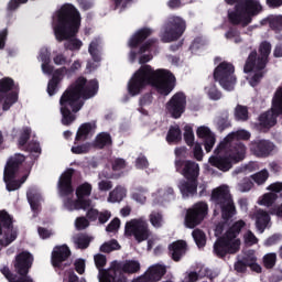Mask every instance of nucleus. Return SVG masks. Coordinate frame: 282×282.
Instances as JSON below:
<instances>
[{"mask_svg": "<svg viewBox=\"0 0 282 282\" xmlns=\"http://www.w3.org/2000/svg\"><path fill=\"white\" fill-rule=\"evenodd\" d=\"M216 151L217 149L214 150L215 155L209 158V164L218 169V171H223V173H227L232 169L234 164L241 162L246 158V144L243 143H236L219 153Z\"/></svg>", "mask_w": 282, "mask_h": 282, "instance_id": "6", "label": "nucleus"}, {"mask_svg": "<svg viewBox=\"0 0 282 282\" xmlns=\"http://www.w3.org/2000/svg\"><path fill=\"white\" fill-rule=\"evenodd\" d=\"M113 250H120V243H118V240L112 239L108 242H105L101 247H100V252H113Z\"/></svg>", "mask_w": 282, "mask_h": 282, "instance_id": "51", "label": "nucleus"}, {"mask_svg": "<svg viewBox=\"0 0 282 282\" xmlns=\"http://www.w3.org/2000/svg\"><path fill=\"white\" fill-rule=\"evenodd\" d=\"M25 162V155L15 154L14 158H11L4 167L3 180L6 183V188L9 193L13 191H19L21 188V183L17 180V173H19V169Z\"/></svg>", "mask_w": 282, "mask_h": 282, "instance_id": "8", "label": "nucleus"}, {"mask_svg": "<svg viewBox=\"0 0 282 282\" xmlns=\"http://www.w3.org/2000/svg\"><path fill=\"white\" fill-rule=\"evenodd\" d=\"M72 250L67 245L55 246L51 253V265L54 268L57 274H62L66 268L72 265Z\"/></svg>", "mask_w": 282, "mask_h": 282, "instance_id": "12", "label": "nucleus"}, {"mask_svg": "<svg viewBox=\"0 0 282 282\" xmlns=\"http://www.w3.org/2000/svg\"><path fill=\"white\" fill-rule=\"evenodd\" d=\"M26 197L31 206V209L33 210V213H36L39 210V207L41 206V204L39 203V198L36 197V194L28 193Z\"/></svg>", "mask_w": 282, "mask_h": 282, "instance_id": "55", "label": "nucleus"}, {"mask_svg": "<svg viewBox=\"0 0 282 282\" xmlns=\"http://www.w3.org/2000/svg\"><path fill=\"white\" fill-rule=\"evenodd\" d=\"M263 265L267 270H272L276 265V253H267L263 257Z\"/></svg>", "mask_w": 282, "mask_h": 282, "instance_id": "53", "label": "nucleus"}, {"mask_svg": "<svg viewBox=\"0 0 282 282\" xmlns=\"http://www.w3.org/2000/svg\"><path fill=\"white\" fill-rule=\"evenodd\" d=\"M192 236L198 248L206 246V234L202 229H194Z\"/></svg>", "mask_w": 282, "mask_h": 282, "instance_id": "43", "label": "nucleus"}, {"mask_svg": "<svg viewBox=\"0 0 282 282\" xmlns=\"http://www.w3.org/2000/svg\"><path fill=\"white\" fill-rule=\"evenodd\" d=\"M95 265L98 270L99 282H113V274H116V261H113L109 269H104L107 265V256L97 253L94 257Z\"/></svg>", "mask_w": 282, "mask_h": 282, "instance_id": "18", "label": "nucleus"}, {"mask_svg": "<svg viewBox=\"0 0 282 282\" xmlns=\"http://www.w3.org/2000/svg\"><path fill=\"white\" fill-rule=\"evenodd\" d=\"M91 195V184L83 183L76 188V197L77 198H85Z\"/></svg>", "mask_w": 282, "mask_h": 282, "instance_id": "47", "label": "nucleus"}, {"mask_svg": "<svg viewBox=\"0 0 282 282\" xmlns=\"http://www.w3.org/2000/svg\"><path fill=\"white\" fill-rule=\"evenodd\" d=\"M124 197H127V189L122 186H117L109 193L108 202H111L112 204H116L117 202L120 203Z\"/></svg>", "mask_w": 282, "mask_h": 282, "instance_id": "39", "label": "nucleus"}, {"mask_svg": "<svg viewBox=\"0 0 282 282\" xmlns=\"http://www.w3.org/2000/svg\"><path fill=\"white\" fill-rule=\"evenodd\" d=\"M243 72L245 74H250V72H253V75L249 79V85H251V87H257L259 83L263 80L265 74H268V69L259 66V63H257V50H253L247 57Z\"/></svg>", "mask_w": 282, "mask_h": 282, "instance_id": "13", "label": "nucleus"}, {"mask_svg": "<svg viewBox=\"0 0 282 282\" xmlns=\"http://www.w3.org/2000/svg\"><path fill=\"white\" fill-rule=\"evenodd\" d=\"M268 177H270V173H268V170H262L253 175H251V178L256 184L261 186V184H265L268 182Z\"/></svg>", "mask_w": 282, "mask_h": 282, "instance_id": "50", "label": "nucleus"}, {"mask_svg": "<svg viewBox=\"0 0 282 282\" xmlns=\"http://www.w3.org/2000/svg\"><path fill=\"white\" fill-rule=\"evenodd\" d=\"M166 274V267L162 264H155L150 267L143 275H145L148 282L162 281V276Z\"/></svg>", "mask_w": 282, "mask_h": 282, "instance_id": "32", "label": "nucleus"}, {"mask_svg": "<svg viewBox=\"0 0 282 282\" xmlns=\"http://www.w3.org/2000/svg\"><path fill=\"white\" fill-rule=\"evenodd\" d=\"M135 167L140 170L149 169V160L144 155H140L135 160Z\"/></svg>", "mask_w": 282, "mask_h": 282, "instance_id": "62", "label": "nucleus"}, {"mask_svg": "<svg viewBox=\"0 0 282 282\" xmlns=\"http://www.w3.org/2000/svg\"><path fill=\"white\" fill-rule=\"evenodd\" d=\"M196 135L200 140H203V144L205 147L206 153H210L213 151V147H215V142L217 139L215 138V133L210 131V128L202 126L196 130Z\"/></svg>", "mask_w": 282, "mask_h": 282, "instance_id": "25", "label": "nucleus"}, {"mask_svg": "<svg viewBox=\"0 0 282 282\" xmlns=\"http://www.w3.org/2000/svg\"><path fill=\"white\" fill-rule=\"evenodd\" d=\"M66 70L67 67L65 66L54 70L46 88L48 96H56V94H58V85H61V80H63V74H65Z\"/></svg>", "mask_w": 282, "mask_h": 282, "instance_id": "28", "label": "nucleus"}, {"mask_svg": "<svg viewBox=\"0 0 282 282\" xmlns=\"http://www.w3.org/2000/svg\"><path fill=\"white\" fill-rule=\"evenodd\" d=\"M135 272H140V262L135 260H128L124 263L115 261L112 282H127L124 274H135Z\"/></svg>", "mask_w": 282, "mask_h": 282, "instance_id": "15", "label": "nucleus"}, {"mask_svg": "<svg viewBox=\"0 0 282 282\" xmlns=\"http://www.w3.org/2000/svg\"><path fill=\"white\" fill-rule=\"evenodd\" d=\"M93 149L91 142H85L82 144H75L72 147L70 151L74 155H85L89 153Z\"/></svg>", "mask_w": 282, "mask_h": 282, "instance_id": "42", "label": "nucleus"}, {"mask_svg": "<svg viewBox=\"0 0 282 282\" xmlns=\"http://www.w3.org/2000/svg\"><path fill=\"white\" fill-rule=\"evenodd\" d=\"M256 63H258L259 67H268V63H270V54L272 53V44L268 41H263L258 48Z\"/></svg>", "mask_w": 282, "mask_h": 282, "instance_id": "27", "label": "nucleus"}, {"mask_svg": "<svg viewBox=\"0 0 282 282\" xmlns=\"http://www.w3.org/2000/svg\"><path fill=\"white\" fill-rule=\"evenodd\" d=\"M153 58L151 54L141 55L139 58L140 68L132 75L128 82V94L130 96H140L147 87H153L161 96H169L175 89V75L166 69H153L147 63Z\"/></svg>", "mask_w": 282, "mask_h": 282, "instance_id": "1", "label": "nucleus"}, {"mask_svg": "<svg viewBox=\"0 0 282 282\" xmlns=\"http://www.w3.org/2000/svg\"><path fill=\"white\" fill-rule=\"evenodd\" d=\"M250 131L247 130H238L235 132H230L216 148V153H221V151H226L227 149H232L235 144H243L241 140L248 141L251 138Z\"/></svg>", "mask_w": 282, "mask_h": 282, "instance_id": "19", "label": "nucleus"}, {"mask_svg": "<svg viewBox=\"0 0 282 282\" xmlns=\"http://www.w3.org/2000/svg\"><path fill=\"white\" fill-rule=\"evenodd\" d=\"M183 138L187 147H193L195 144V132H193V127L191 124L184 127Z\"/></svg>", "mask_w": 282, "mask_h": 282, "instance_id": "45", "label": "nucleus"}, {"mask_svg": "<svg viewBox=\"0 0 282 282\" xmlns=\"http://www.w3.org/2000/svg\"><path fill=\"white\" fill-rule=\"evenodd\" d=\"M88 53L95 63H100V61H102L100 57V39H94L90 42L88 46Z\"/></svg>", "mask_w": 282, "mask_h": 282, "instance_id": "37", "label": "nucleus"}, {"mask_svg": "<svg viewBox=\"0 0 282 282\" xmlns=\"http://www.w3.org/2000/svg\"><path fill=\"white\" fill-rule=\"evenodd\" d=\"M120 228V218H113L106 227L107 232H116Z\"/></svg>", "mask_w": 282, "mask_h": 282, "instance_id": "64", "label": "nucleus"}, {"mask_svg": "<svg viewBox=\"0 0 282 282\" xmlns=\"http://www.w3.org/2000/svg\"><path fill=\"white\" fill-rule=\"evenodd\" d=\"M55 39L64 43L65 50L78 52L83 47V41L74 39L80 30V12L74 4L66 3L56 12L53 25Z\"/></svg>", "mask_w": 282, "mask_h": 282, "instance_id": "3", "label": "nucleus"}, {"mask_svg": "<svg viewBox=\"0 0 282 282\" xmlns=\"http://www.w3.org/2000/svg\"><path fill=\"white\" fill-rule=\"evenodd\" d=\"M214 80L219 83L226 91H232L237 85V76H235V65L228 62H221L214 70Z\"/></svg>", "mask_w": 282, "mask_h": 282, "instance_id": "10", "label": "nucleus"}, {"mask_svg": "<svg viewBox=\"0 0 282 282\" xmlns=\"http://www.w3.org/2000/svg\"><path fill=\"white\" fill-rule=\"evenodd\" d=\"M176 173H181L186 180H199V164L195 161L175 159Z\"/></svg>", "mask_w": 282, "mask_h": 282, "instance_id": "16", "label": "nucleus"}, {"mask_svg": "<svg viewBox=\"0 0 282 282\" xmlns=\"http://www.w3.org/2000/svg\"><path fill=\"white\" fill-rule=\"evenodd\" d=\"M165 108L175 120L182 118V115L186 111V94L183 91L175 93L166 102Z\"/></svg>", "mask_w": 282, "mask_h": 282, "instance_id": "17", "label": "nucleus"}, {"mask_svg": "<svg viewBox=\"0 0 282 282\" xmlns=\"http://www.w3.org/2000/svg\"><path fill=\"white\" fill-rule=\"evenodd\" d=\"M162 221H164V216L160 212H152L150 214V223L154 228H162Z\"/></svg>", "mask_w": 282, "mask_h": 282, "instance_id": "52", "label": "nucleus"}, {"mask_svg": "<svg viewBox=\"0 0 282 282\" xmlns=\"http://www.w3.org/2000/svg\"><path fill=\"white\" fill-rule=\"evenodd\" d=\"M98 79H90L80 76L62 94L59 98V111L62 113V124L69 127L75 120L78 111L85 106L84 100H89L98 94Z\"/></svg>", "mask_w": 282, "mask_h": 282, "instance_id": "2", "label": "nucleus"}, {"mask_svg": "<svg viewBox=\"0 0 282 282\" xmlns=\"http://www.w3.org/2000/svg\"><path fill=\"white\" fill-rule=\"evenodd\" d=\"M243 228H246V221L238 220L228 228L225 235L217 238L214 243V254H216L218 259H225L228 254H237L241 242L236 239L239 237Z\"/></svg>", "mask_w": 282, "mask_h": 282, "instance_id": "5", "label": "nucleus"}, {"mask_svg": "<svg viewBox=\"0 0 282 282\" xmlns=\"http://www.w3.org/2000/svg\"><path fill=\"white\" fill-rule=\"evenodd\" d=\"M166 142L169 144H177L178 142H182V130L180 129V126L170 127L166 134Z\"/></svg>", "mask_w": 282, "mask_h": 282, "instance_id": "36", "label": "nucleus"}, {"mask_svg": "<svg viewBox=\"0 0 282 282\" xmlns=\"http://www.w3.org/2000/svg\"><path fill=\"white\" fill-rule=\"evenodd\" d=\"M229 23L231 25H245L246 26V13L243 9L239 8V3L235 6V11L228 13Z\"/></svg>", "mask_w": 282, "mask_h": 282, "instance_id": "34", "label": "nucleus"}, {"mask_svg": "<svg viewBox=\"0 0 282 282\" xmlns=\"http://www.w3.org/2000/svg\"><path fill=\"white\" fill-rule=\"evenodd\" d=\"M197 180H182L178 183V188L183 197H194V195H197Z\"/></svg>", "mask_w": 282, "mask_h": 282, "instance_id": "31", "label": "nucleus"}, {"mask_svg": "<svg viewBox=\"0 0 282 282\" xmlns=\"http://www.w3.org/2000/svg\"><path fill=\"white\" fill-rule=\"evenodd\" d=\"M95 131L96 122L83 123L77 130L74 144H78V142H85V140L89 139V135H94Z\"/></svg>", "mask_w": 282, "mask_h": 282, "instance_id": "29", "label": "nucleus"}, {"mask_svg": "<svg viewBox=\"0 0 282 282\" xmlns=\"http://www.w3.org/2000/svg\"><path fill=\"white\" fill-rule=\"evenodd\" d=\"M270 224V214L263 209H259L256 213V227L259 232H265V228Z\"/></svg>", "mask_w": 282, "mask_h": 282, "instance_id": "35", "label": "nucleus"}, {"mask_svg": "<svg viewBox=\"0 0 282 282\" xmlns=\"http://www.w3.org/2000/svg\"><path fill=\"white\" fill-rule=\"evenodd\" d=\"M32 263H34V256H32V253L29 251H22L15 257V272L20 276H28L30 273V268H32Z\"/></svg>", "mask_w": 282, "mask_h": 282, "instance_id": "24", "label": "nucleus"}, {"mask_svg": "<svg viewBox=\"0 0 282 282\" xmlns=\"http://www.w3.org/2000/svg\"><path fill=\"white\" fill-rule=\"evenodd\" d=\"M74 173L76 170L69 167L59 176L57 188L61 197H69L74 194V185L72 184Z\"/></svg>", "mask_w": 282, "mask_h": 282, "instance_id": "23", "label": "nucleus"}, {"mask_svg": "<svg viewBox=\"0 0 282 282\" xmlns=\"http://www.w3.org/2000/svg\"><path fill=\"white\" fill-rule=\"evenodd\" d=\"M19 101V91L13 90L9 94H7L4 101L2 104L3 111H10V108L12 105H15V102Z\"/></svg>", "mask_w": 282, "mask_h": 282, "instance_id": "40", "label": "nucleus"}, {"mask_svg": "<svg viewBox=\"0 0 282 282\" xmlns=\"http://www.w3.org/2000/svg\"><path fill=\"white\" fill-rule=\"evenodd\" d=\"M186 250H188V245L185 240H176L169 245V254L175 262L182 261Z\"/></svg>", "mask_w": 282, "mask_h": 282, "instance_id": "26", "label": "nucleus"}, {"mask_svg": "<svg viewBox=\"0 0 282 282\" xmlns=\"http://www.w3.org/2000/svg\"><path fill=\"white\" fill-rule=\"evenodd\" d=\"M242 260L245 263L250 267L253 263H257V256L254 254V251H248L243 257Z\"/></svg>", "mask_w": 282, "mask_h": 282, "instance_id": "63", "label": "nucleus"}, {"mask_svg": "<svg viewBox=\"0 0 282 282\" xmlns=\"http://www.w3.org/2000/svg\"><path fill=\"white\" fill-rule=\"evenodd\" d=\"M252 186H254V183H252L250 178H243L239 184V191H241V193H248V191L252 189Z\"/></svg>", "mask_w": 282, "mask_h": 282, "instance_id": "61", "label": "nucleus"}, {"mask_svg": "<svg viewBox=\"0 0 282 282\" xmlns=\"http://www.w3.org/2000/svg\"><path fill=\"white\" fill-rule=\"evenodd\" d=\"M90 144L93 149L101 151L102 149H106V147H111V144H113V140L109 132H100Z\"/></svg>", "mask_w": 282, "mask_h": 282, "instance_id": "33", "label": "nucleus"}, {"mask_svg": "<svg viewBox=\"0 0 282 282\" xmlns=\"http://www.w3.org/2000/svg\"><path fill=\"white\" fill-rule=\"evenodd\" d=\"M193 155L197 162H202V160H204V150L202 149V143L194 144Z\"/></svg>", "mask_w": 282, "mask_h": 282, "instance_id": "59", "label": "nucleus"}, {"mask_svg": "<svg viewBox=\"0 0 282 282\" xmlns=\"http://www.w3.org/2000/svg\"><path fill=\"white\" fill-rule=\"evenodd\" d=\"M151 34H153V30H151L150 28L140 29L130 39L129 47H131L132 50H135V47L142 45V43H144L149 39V36H151Z\"/></svg>", "mask_w": 282, "mask_h": 282, "instance_id": "30", "label": "nucleus"}, {"mask_svg": "<svg viewBox=\"0 0 282 282\" xmlns=\"http://www.w3.org/2000/svg\"><path fill=\"white\" fill-rule=\"evenodd\" d=\"M269 25L271 30L279 33L282 30V15H278L270 20Z\"/></svg>", "mask_w": 282, "mask_h": 282, "instance_id": "56", "label": "nucleus"}, {"mask_svg": "<svg viewBox=\"0 0 282 282\" xmlns=\"http://www.w3.org/2000/svg\"><path fill=\"white\" fill-rule=\"evenodd\" d=\"M235 118L240 122H247L248 120V107L237 105L235 108Z\"/></svg>", "mask_w": 282, "mask_h": 282, "instance_id": "46", "label": "nucleus"}, {"mask_svg": "<svg viewBox=\"0 0 282 282\" xmlns=\"http://www.w3.org/2000/svg\"><path fill=\"white\" fill-rule=\"evenodd\" d=\"M281 239H282L281 234H274L265 239L264 246H267V248H270L271 246H276V243H279Z\"/></svg>", "mask_w": 282, "mask_h": 282, "instance_id": "60", "label": "nucleus"}, {"mask_svg": "<svg viewBox=\"0 0 282 282\" xmlns=\"http://www.w3.org/2000/svg\"><path fill=\"white\" fill-rule=\"evenodd\" d=\"M163 33L161 34L162 43H173L182 39L184 32H186V21L180 17H170L164 25Z\"/></svg>", "mask_w": 282, "mask_h": 282, "instance_id": "9", "label": "nucleus"}, {"mask_svg": "<svg viewBox=\"0 0 282 282\" xmlns=\"http://www.w3.org/2000/svg\"><path fill=\"white\" fill-rule=\"evenodd\" d=\"M249 149L256 158H270L274 151V143L265 139H256L250 142Z\"/></svg>", "mask_w": 282, "mask_h": 282, "instance_id": "21", "label": "nucleus"}, {"mask_svg": "<svg viewBox=\"0 0 282 282\" xmlns=\"http://www.w3.org/2000/svg\"><path fill=\"white\" fill-rule=\"evenodd\" d=\"M208 215V204L206 202H198L187 209L185 215L186 228H196L199 226Z\"/></svg>", "mask_w": 282, "mask_h": 282, "instance_id": "14", "label": "nucleus"}, {"mask_svg": "<svg viewBox=\"0 0 282 282\" xmlns=\"http://www.w3.org/2000/svg\"><path fill=\"white\" fill-rule=\"evenodd\" d=\"M238 8L245 13V25L252 23V17L261 14L263 7L258 0H242L238 2Z\"/></svg>", "mask_w": 282, "mask_h": 282, "instance_id": "20", "label": "nucleus"}, {"mask_svg": "<svg viewBox=\"0 0 282 282\" xmlns=\"http://www.w3.org/2000/svg\"><path fill=\"white\" fill-rule=\"evenodd\" d=\"M156 46H158V39H150L140 46L139 54H144V52H149L151 47H156Z\"/></svg>", "mask_w": 282, "mask_h": 282, "instance_id": "57", "label": "nucleus"}, {"mask_svg": "<svg viewBox=\"0 0 282 282\" xmlns=\"http://www.w3.org/2000/svg\"><path fill=\"white\" fill-rule=\"evenodd\" d=\"M19 86L14 85V79L10 77H4L0 79V102L3 100V94H8V91H12V89H18Z\"/></svg>", "mask_w": 282, "mask_h": 282, "instance_id": "38", "label": "nucleus"}, {"mask_svg": "<svg viewBox=\"0 0 282 282\" xmlns=\"http://www.w3.org/2000/svg\"><path fill=\"white\" fill-rule=\"evenodd\" d=\"M208 98L210 100H221V93L217 89V86L213 85L207 91Z\"/></svg>", "mask_w": 282, "mask_h": 282, "instance_id": "58", "label": "nucleus"}, {"mask_svg": "<svg viewBox=\"0 0 282 282\" xmlns=\"http://www.w3.org/2000/svg\"><path fill=\"white\" fill-rule=\"evenodd\" d=\"M230 127V119L228 118V113H224L217 119V129L221 133L229 129Z\"/></svg>", "mask_w": 282, "mask_h": 282, "instance_id": "49", "label": "nucleus"}, {"mask_svg": "<svg viewBox=\"0 0 282 282\" xmlns=\"http://www.w3.org/2000/svg\"><path fill=\"white\" fill-rule=\"evenodd\" d=\"M210 199L215 204V207L221 212V218L224 219V221L216 225L215 232L216 235H224V230L228 228V221L237 214L235 200H232L230 189L226 186L214 188L212 191Z\"/></svg>", "mask_w": 282, "mask_h": 282, "instance_id": "4", "label": "nucleus"}, {"mask_svg": "<svg viewBox=\"0 0 282 282\" xmlns=\"http://www.w3.org/2000/svg\"><path fill=\"white\" fill-rule=\"evenodd\" d=\"M276 199H279V195H276V193L274 192H270L263 195L259 204L261 206H267L268 208H270V206H272L274 202H276Z\"/></svg>", "mask_w": 282, "mask_h": 282, "instance_id": "48", "label": "nucleus"}, {"mask_svg": "<svg viewBox=\"0 0 282 282\" xmlns=\"http://www.w3.org/2000/svg\"><path fill=\"white\" fill-rule=\"evenodd\" d=\"M74 243L79 250H87V247L91 243V238L85 234H80L74 237Z\"/></svg>", "mask_w": 282, "mask_h": 282, "instance_id": "41", "label": "nucleus"}, {"mask_svg": "<svg viewBox=\"0 0 282 282\" xmlns=\"http://www.w3.org/2000/svg\"><path fill=\"white\" fill-rule=\"evenodd\" d=\"M3 228L10 232V235H8V232L4 234L6 246H10V243L17 239L18 234L14 230L13 220L10 217V214L6 210L0 212V235H3Z\"/></svg>", "mask_w": 282, "mask_h": 282, "instance_id": "22", "label": "nucleus"}, {"mask_svg": "<svg viewBox=\"0 0 282 282\" xmlns=\"http://www.w3.org/2000/svg\"><path fill=\"white\" fill-rule=\"evenodd\" d=\"M32 137V129L24 128L23 131L20 134V138L18 140V147L19 149H25L28 145V142L30 141V138Z\"/></svg>", "mask_w": 282, "mask_h": 282, "instance_id": "44", "label": "nucleus"}, {"mask_svg": "<svg viewBox=\"0 0 282 282\" xmlns=\"http://www.w3.org/2000/svg\"><path fill=\"white\" fill-rule=\"evenodd\" d=\"M126 237H133L138 243L142 241H149V238L153 232L149 228V223L143 218H134L126 223L124 227Z\"/></svg>", "mask_w": 282, "mask_h": 282, "instance_id": "11", "label": "nucleus"}, {"mask_svg": "<svg viewBox=\"0 0 282 282\" xmlns=\"http://www.w3.org/2000/svg\"><path fill=\"white\" fill-rule=\"evenodd\" d=\"M279 116H282V86L278 87L273 95L271 111H265L259 116V122L256 123V128L262 133H268L276 124Z\"/></svg>", "mask_w": 282, "mask_h": 282, "instance_id": "7", "label": "nucleus"}, {"mask_svg": "<svg viewBox=\"0 0 282 282\" xmlns=\"http://www.w3.org/2000/svg\"><path fill=\"white\" fill-rule=\"evenodd\" d=\"M75 208H77L78 210H87V208H91V199L77 198L75 200Z\"/></svg>", "mask_w": 282, "mask_h": 282, "instance_id": "54", "label": "nucleus"}]
</instances>
